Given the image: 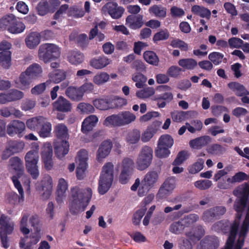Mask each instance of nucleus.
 I'll return each mask as SVG.
<instances>
[{"label": "nucleus", "mask_w": 249, "mask_h": 249, "mask_svg": "<svg viewBox=\"0 0 249 249\" xmlns=\"http://www.w3.org/2000/svg\"><path fill=\"white\" fill-rule=\"evenodd\" d=\"M233 193L237 197L234 205V209L237 213L236 219L230 231L236 224L234 234L238 235L239 244L237 246L240 248L249 229V185L244 183L239 186ZM235 249H238L237 246L235 247Z\"/></svg>", "instance_id": "f257e3e1"}, {"label": "nucleus", "mask_w": 249, "mask_h": 249, "mask_svg": "<svg viewBox=\"0 0 249 249\" xmlns=\"http://www.w3.org/2000/svg\"><path fill=\"white\" fill-rule=\"evenodd\" d=\"M30 225L33 228V231L29 237L21 239L19 246L22 249H33L32 246L36 244L41 237L42 224L39 216L36 214L23 213L19 220V228L24 235H28L31 232Z\"/></svg>", "instance_id": "f03ea898"}, {"label": "nucleus", "mask_w": 249, "mask_h": 249, "mask_svg": "<svg viewBox=\"0 0 249 249\" xmlns=\"http://www.w3.org/2000/svg\"><path fill=\"white\" fill-rule=\"evenodd\" d=\"M9 170L10 172H17V175L12 177V180L19 195L18 202L19 203H22L24 201V194L21 183L25 189L29 192L31 181L30 178L24 172V167L21 159L18 157L11 158L9 160Z\"/></svg>", "instance_id": "7ed1b4c3"}, {"label": "nucleus", "mask_w": 249, "mask_h": 249, "mask_svg": "<svg viewBox=\"0 0 249 249\" xmlns=\"http://www.w3.org/2000/svg\"><path fill=\"white\" fill-rule=\"evenodd\" d=\"M71 193L69 208L71 213L76 214L84 211L91 198L92 189L89 187L80 189L74 187L71 189Z\"/></svg>", "instance_id": "20e7f679"}, {"label": "nucleus", "mask_w": 249, "mask_h": 249, "mask_svg": "<svg viewBox=\"0 0 249 249\" xmlns=\"http://www.w3.org/2000/svg\"><path fill=\"white\" fill-rule=\"evenodd\" d=\"M39 148L38 143H32L31 150L26 154L24 157L26 170L34 179L37 178L39 174L37 165L39 158Z\"/></svg>", "instance_id": "39448f33"}, {"label": "nucleus", "mask_w": 249, "mask_h": 249, "mask_svg": "<svg viewBox=\"0 0 249 249\" xmlns=\"http://www.w3.org/2000/svg\"><path fill=\"white\" fill-rule=\"evenodd\" d=\"M114 178V165L111 162L106 163L102 168L99 180L98 192L104 195L110 188Z\"/></svg>", "instance_id": "423d86ee"}, {"label": "nucleus", "mask_w": 249, "mask_h": 249, "mask_svg": "<svg viewBox=\"0 0 249 249\" xmlns=\"http://www.w3.org/2000/svg\"><path fill=\"white\" fill-rule=\"evenodd\" d=\"M38 54L40 60L47 63L60 56V49L54 44H43L39 47Z\"/></svg>", "instance_id": "0eeeda50"}, {"label": "nucleus", "mask_w": 249, "mask_h": 249, "mask_svg": "<svg viewBox=\"0 0 249 249\" xmlns=\"http://www.w3.org/2000/svg\"><path fill=\"white\" fill-rule=\"evenodd\" d=\"M153 158V150L149 146L143 147L140 151L136 160V167L140 171L147 168L150 165Z\"/></svg>", "instance_id": "6e6552de"}, {"label": "nucleus", "mask_w": 249, "mask_h": 249, "mask_svg": "<svg viewBox=\"0 0 249 249\" xmlns=\"http://www.w3.org/2000/svg\"><path fill=\"white\" fill-rule=\"evenodd\" d=\"M124 11V9L123 7L119 6L117 3L113 2L106 3L102 8V12L104 14H109L113 19L120 18Z\"/></svg>", "instance_id": "1a4fd4ad"}, {"label": "nucleus", "mask_w": 249, "mask_h": 249, "mask_svg": "<svg viewBox=\"0 0 249 249\" xmlns=\"http://www.w3.org/2000/svg\"><path fill=\"white\" fill-rule=\"evenodd\" d=\"M52 156L53 149L51 143H44L41 148V158L45 167L47 170H50L53 167Z\"/></svg>", "instance_id": "9d476101"}, {"label": "nucleus", "mask_w": 249, "mask_h": 249, "mask_svg": "<svg viewBox=\"0 0 249 249\" xmlns=\"http://www.w3.org/2000/svg\"><path fill=\"white\" fill-rule=\"evenodd\" d=\"M15 223L11 218L5 214L0 216V234H11L15 228Z\"/></svg>", "instance_id": "9b49d317"}, {"label": "nucleus", "mask_w": 249, "mask_h": 249, "mask_svg": "<svg viewBox=\"0 0 249 249\" xmlns=\"http://www.w3.org/2000/svg\"><path fill=\"white\" fill-rule=\"evenodd\" d=\"M25 129V124L18 120L12 121L7 126V134L11 137L18 135L19 137H21L22 136V133Z\"/></svg>", "instance_id": "f8f14e48"}, {"label": "nucleus", "mask_w": 249, "mask_h": 249, "mask_svg": "<svg viewBox=\"0 0 249 249\" xmlns=\"http://www.w3.org/2000/svg\"><path fill=\"white\" fill-rule=\"evenodd\" d=\"M157 90L162 92L160 94H156L152 98L153 101L164 100L167 102L171 101L173 99V95L171 92L172 88L168 85H162L158 87Z\"/></svg>", "instance_id": "ddd939ff"}, {"label": "nucleus", "mask_w": 249, "mask_h": 249, "mask_svg": "<svg viewBox=\"0 0 249 249\" xmlns=\"http://www.w3.org/2000/svg\"><path fill=\"white\" fill-rule=\"evenodd\" d=\"M53 187L52 178L49 175L45 176L41 182L36 186L37 189L43 192L45 197H48L51 194Z\"/></svg>", "instance_id": "4468645a"}, {"label": "nucleus", "mask_w": 249, "mask_h": 249, "mask_svg": "<svg viewBox=\"0 0 249 249\" xmlns=\"http://www.w3.org/2000/svg\"><path fill=\"white\" fill-rule=\"evenodd\" d=\"M161 124V122L155 121L149 125L142 133V141L144 142L149 141L160 129Z\"/></svg>", "instance_id": "2eb2a0df"}, {"label": "nucleus", "mask_w": 249, "mask_h": 249, "mask_svg": "<svg viewBox=\"0 0 249 249\" xmlns=\"http://www.w3.org/2000/svg\"><path fill=\"white\" fill-rule=\"evenodd\" d=\"M112 147V144L110 140H106L100 145L96 153L97 160L101 162L110 153Z\"/></svg>", "instance_id": "dca6fc26"}, {"label": "nucleus", "mask_w": 249, "mask_h": 249, "mask_svg": "<svg viewBox=\"0 0 249 249\" xmlns=\"http://www.w3.org/2000/svg\"><path fill=\"white\" fill-rule=\"evenodd\" d=\"M33 80V79L25 71L20 74L18 78L14 80V83L17 88L24 90L29 88Z\"/></svg>", "instance_id": "f3484780"}, {"label": "nucleus", "mask_w": 249, "mask_h": 249, "mask_svg": "<svg viewBox=\"0 0 249 249\" xmlns=\"http://www.w3.org/2000/svg\"><path fill=\"white\" fill-rule=\"evenodd\" d=\"M68 189V182L63 178L58 179L57 186L56 200L58 203H61L66 197V193Z\"/></svg>", "instance_id": "a211bd4d"}, {"label": "nucleus", "mask_w": 249, "mask_h": 249, "mask_svg": "<svg viewBox=\"0 0 249 249\" xmlns=\"http://www.w3.org/2000/svg\"><path fill=\"white\" fill-rule=\"evenodd\" d=\"M54 147L55 152L59 158L67 154L69 150V143L68 140H55Z\"/></svg>", "instance_id": "6ab92c4d"}, {"label": "nucleus", "mask_w": 249, "mask_h": 249, "mask_svg": "<svg viewBox=\"0 0 249 249\" xmlns=\"http://www.w3.org/2000/svg\"><path fill=\"white\" fill-rule=\"evenodd\" d=\"M111 60L107 57L102 55L92 58L90 62V65L96 70H101L109 65Z\"/></svg>", "instance_id": "aec40b11"}, {"label": "nucleus", "mask_w": 249, "mask_h": 249, "mask_svg": "<svg viewBox=\"0 0 249 249\" xmlns=\"http://www.w3.org/2000/svg\"><path fill=\"white\" fill-rule=\"evenodd\" d=\"M41 36L39 33L33 32L29 33L25 39V42L26 46L33 49L36 47L40 42Z\"/></svg>", "instance_id": "412c9836"}, {"label": "nucleus", "mask_w": 249, "mask_h": 249, "mask_svg": "<svg viewBox=\"0 0 249 249\" xmlns=\"http://www.w3.org/2000/svg\"><path fill=\"white\" fill-rule=\"evenodd\" d=\"M126 25L132 29H137L141 28L143 24V16L141 15L138 16H128L126 18Z\"/></svg>", "instance_id": "4be33fe9"}, {"label": "nucleus", "mask_w": 249, "mask_h": 249, "mask_svg": "<svg viewBox=\"0 0 249 249\" xmlns=\"http://www.w3.org/2000/svg\"><path fill=\"white\" fill-rule=\"evenodd\" d=\"M53 109L61 112H69L71 110V105L66 99L59 97L53 104Z\"/></svg>", "instance_id": "5701e85b"}, {"label": "nucleus", "mask_w": 249, "mask_h": 249, "mask_svg": "<svg viewBox=\"0 0 249 249\" xmlns=\"http://www.w3.org/2000/svg\"><path fill=\"white\" fill-rule=\"evenodd\" d=\"M98 121L96 115H91L85 118L82 123L81 130L84 133L91 131Z\"/></svg>", "instance_id": "b1692460"}, {"label": "nucleus", "mask_w": 249, "mask_h": 249, "mask_svg": "<svg viewBox=\"0 0 249 249\" xmlns=\"http://www.w3.org/2000/svg\"><path fill=\"white\" fill-rule=\"evenodd\" d=\"M67 76V71L62 70H55L50 72L48 74L49 79L50 81V85L52 82L59 83L65 79Z\"/></svg>", "instance_id": "393cba45"}, {"label": "nucleus", "mask_w": 249, "mask_h": 249, "mask_svg": "<svg viewBox=\"0 0 249 249\" xmlns=\"http://www.w3.org/2000/svg\"><path fill=\"white\" fill-rule=\"evenodd\" d=\"M68 61L71 65L77 66L81 64L84 60L83 54L77 51H71L67 56Z\"/></svg>", "instance_id": "a878e982"}, {"label": "nucleus", "mask_w": 249, "mask_h": 249, "mask_svg": "<svg viewBox=\"0 0 249 249\" xmlns=\"http://www.w3.org/2000/svg\"><path fill=\"white\" fill-rule=\"evenodd\" d=\"M46 118L38 116L31 118L26 122L27 127L31 130H38Z\"/></svg>", "instance_id": "bb28decb"}, {"label": "nucleus", "mask_w": 249, "mask_h": 249, "mask_svg": "<svg viewBox=\"0 0 249 249\" xmlns=\"http://www.w3.org/2000/svg\"><path fill=\"white\" fill-rule=\"evenodd\" d=\"M56 140H68L69 135L67 127L63 124H57L54 128Z\"/></svg>", "instance_id": "cd10ccee"}, {"label": "nucleus", "mask_w": 249, "mask_h": 249, "mask_svg": "<svg viewBox=\"0 0 249 249\" xmlns=\"http://www.w3.org/2000/svg\"><path fill=\"white\" fill-rule=\"evenodd\" d=\"M176 178L175 177H170L167 178L160 190V193L168 195L171 193L176 186Z\"/></svg>", "instance_id": "c85d7f7f"}, {"label": "nucleus", "mask_w": 249, "mask_h": 249, "mask_svg": "<svg viewBox=\"0 0 249 249\" xmlns=\"http://www.w3.org/2000/svg\"><path fill=\"white\" fill-rule=\"evenodd\" d=\"M226 209L223 207H218L206 211L203 215V219L206 221H211L213 217L223 214Z\"/></svg>", "instance_id": "c756f323"}, {"label": "nucleus", "mask_w": 249, "mask_h": 249, "mask_svg": "<svg viewBox=\"0 0 249 249\" xmlns=\"http://www.w3.org/2000/svg\"><path fill=\"white\" fill-rule=\"evenodd\" d=\"M111 100L108 98H96L93 100L94 107L101 110H106L112 107L110 105Z\"/></svg>", "instance_id": "7c9ffc66"}, {"label": "nucleus", "mask_w": 249, "mask_h": 249, "mask_svg": "<svg viewBox=\"0 0 249 249\" xmlns=\"http://www.w3.org/2000/svg\"><path fill=\"white\" fill-rule=\"evenodd\" d=\"M25 29L24 24L19 20H17L14 16V19L11 23L8 30L12 34H18L22 33Z\"/></svg>", "instance_id": "2f4dec72"}, {"label": "nucleus", "mask_w": 249, "mask_h": 249, "mask_svg": "<svg viewBox=\"0 0 249 249\" xmlns=\"http://www.w3.org/2000/svg\"><path fill=\"white\" fill-rule=\"evenodd\" d=\"M228 86L237 96H243L249 95V92L245 87L238 83L231 82L228 84Z\"/></svg>", "instance_id": "473e14b6"}, {"label": "nucleus", "mask_w": 249, "mask_h": 249, "mask_svg": "<svg viewBox=\"0 0 249 249\" xmlns=\"http://www.w3.org/2000/svg\"><path fill=\"white\" fill-rule=\"evenodd\" d=\"M12 64L10 51H2L0 53V65L5 69H8Z\"/></svg>", "instance_id": "72a5a7b5"}, {"label": "nucleus", "mask_w": 249, "mask_h": 249, "mask_svg": "<svg viewBox=\"0 0 249 249\" xmlns=\"http://www.w3.org/2000/svg\"><path fill=\"white\" fill-rule=\"evenodd\" d=\"M119 116L121 126L130 124L134 122L136 118L135 114L127 111L119 113Z\"/></svg>", "instance_id": "f704fd0d"}, {"label": "nucleus", "mask_w": 249, "mask_h": 249, "mask_svg": "<svg viewBox=\"0 0 249 249\" xmlns=\"http://www.w3.org/2000/svg\"><path fill=\"white\" fill-rule=\"evenodd\" d=\"M66 94L71 99L76 101L81 100L83 97L80 87L79 88L73 86L68 87L66 90Z\"/></svg>", "instance_id": "c9c22d12"}, {"label": "nucleus", "mask_w": 249, "mask_h": 249, "mask_svg": "<svg viewBox=\"0 0 249 249\" xmlns=\"http://www.w3.org/2000/svg\"><path fill=\"white\" fill-rule=\"evenodd\" d=\"M148 11L150 14L159 18H164L167 15L166 8L160 5L150 7Z\"/></svg>", "instance_id": "e433bc0d"}, {"label": "nucleus", "mask_w": 249, "mask_h": 249, "mask_svg": "<svg viewBox=\"0 0 249 249\" xmlns=\"http://www.w3.org/2000/svg\"><path fill=\"white\" fill-rule=\"evenodd\" d=\"M109 79L110 75L107 72L100 71L93 77L92 81L94 84L97 86H101L107 82Z\"/></svg>", "instance_id": "4c0bfd02"}, {"label": "nucleus", "mask_w": 249, "mask_h": 249, "mask_svg": "<svg viewBox=\"0 0 249 249\" xmlns=\"http://www.w3.org/2000/svg\"><path fill=\"white\" fill-rule=\"evenodd\" d=\"M191 11L194 14L199 16L202 18H205L209 19L211 17V12L208 9L198 5L192 6Z\"/></svg>", "instance_id": "58836bf2"}, {"label": "nucleus", "mask_w": 249, "mask_h": 249, "mask_svg": "<svg viewBox=\"0 0 249 249\" xmlns=\"http://www.w3.org/2000/svg\"><path fill=\"white\" fill-rule=\"evenodd\" d=\"M25 71L33 80L39 77L42 72L41 66L36 63L30 65Z\"/></svg>", "instance_id": "ea45409f"}, {"label": "nucleus", "mask_w": 249, "mask_h": 249, "mask_svg": "<svg viewBox=\"0 0 249 249\" xmlns=\"http://www.w3.org/2000/svg\"><path fill=\"white\" fill-rule=\"evenodd\" d=\"M52 128L51 124L46 119L37 130L38 135L40 137L44 138L49 137L51 135Z\"/></svg>", "instance_id": "a19ab883"}, {"label": "nucleus", "mask_w": 249, "mask_h": 249, "mask_svg": "<svg viewBox=\"0 0 249 249\" xmlns=\"http://www.w3.org/2000/svg\"><path fill=\"white\" fill-rule=\"evenodd\" d=\"M210 138L209 136L199 137L190 141V147L195 149H199L206 145L210 142Z\"/></svg>", "instance_id": "79ce46f5"}, {"label": "nucleus", "mask_w": 249, "mask_h": 249, "mask_svg": "<svg viewBox=\"0 0 249 249\" xmlns=\"http://www.w3.org/2000/svg\"><path fill=\"white\" fill-rule=\"evenodd\" d=\"M204 231L201 227L194 229L186 233L187 237L193 242L198 241L204 235Z\"/></svg>", "instance_id": "37998d69"}, {"label": "nucleus", "mask_w": 249, "mask_h": 249, "mask_svg": "<svg viewBox=\"0 0 249 249\" xmlns=\"http://www.w3.org/2000/svg\"><path fill=\"white\" fill-rule=\"evenodd\" d=\"M159 175L158 172L156 171H151L148 172L145 175L142 181L146 185L152 187L157 181Z\"/></svg>", "instance_id": "c03bdc74"}, {"label": "nucleus", "mask_w": 249, "mask_h": 249, "mask_svg": "<svg viewBox=\"0 0 249 249\" xmlns=\"http://www.w3.org/2000/svg\"><path fill=\"white\" fill-rule=\"evenodd\" d=\"M178 64L183 69L188 70L194 69L197 64L196 61L193 58L181 59Z\"/></svg>", "instance_id": "a18cd8bd"}, {"label": "nucleus", "mask_w": 249, "mask_h": 249, "mask_svg": "<svg viewBox=\"0 0 249 249\" xmlns=\"http://www.w3.org/2000/svg\"><path fill=\"white\" fill-rule=\"evenodd\" d=\"M143 58L144 60L149 64L158 66L159 62V59L157 54L152 51H146L143 53Z\"/></svg>", "instance_id": "49530a36"}, {"label": "nucleus", "mask_w": 249, "mask_h": 249, "mask_svg": "<svg viewBox=\"0 0 249 249\" xmlns=\"http://www.w3.org/2000/svg\"><path fill=\"white\" fill-rule=\"evenodd\" d=\"M132 79L135 82L136 87L140 89L145 85L147 77L141 73L137 72L132 75Z\"/></svg>", "instance_id": "de8ad7c7"}, {"label": "nucleus", "mask_w": 249, "mask_h": 249, "mask_svg": "<svg viewBox=\"0 0 249 249\" xmlns=\"http://www.w3.org/2000/svg\"><path fill=\"white\" fill-rule=\"evenodd\" d=\"M174 144V140L172 137L168 134L161 136L158 142V144L161 146H164L168 148H171Z\"/></svg>", "instance_id": "09e8293b"}, {"label": "nucleus", "mask_w": 249, "mask_h": 249, "mask_svg": "<svg viewBox=\"0 0 249 249\" xmlns=\"http://www.w3.org/2000/svg\"><path fill=\"white\" fill-rule=\"evenodd\" d=\"M155 92V89L152 87H147L141 90H139L136 91V96L142 99H145L148 98L153 95Z\"/></svg>", "instance_id": "8fccbe9b"}, {"label": "nucleus", "mask_w": 249, "mask_h": 249, "mask_svg": "<svg viewBox=\"0 0 249 249\" xmlns=\"http://www.w3.org/2000/svg\"><path fill=\"white\" fill-rule=\"evenodd\" d=\"M8 146L14 153L21 152L25 147V143L23 141H10L8 142Z\"/></svg>", "instance_id": "3c124183"}, {"label": "nucleus", "mask_w": 249, "mask_h": 249, "mask_svg": "<svg viewBox=\"0 0 249 249\" xmlns=\"http://www.w3.org/2000/svg\"><path fill=\"white\" fill-rule=\"evenodd\" d=\"M248 178V176L246 174L242 172H239L235 174L232 177L228 178L227 181L229 184L234 183L247 180Z\"/></svg>", "instance_id": "603ef678"}, {"label": "nucleus", "mask_w": 249, "mask_h": 249, "mask_svg": "<svg viewBox=\"0 0 249 249\" xmlns=\"http://www.w3.org/2000/svg\"><path fill=\"white\" fill-rule=\"evenodd\" d=\"M140 136L141 132L140 130L134 129L128 134L126 140L129 143L135 144L139 142Z\"/></svg>", "instance_id": "864d4df0"}, {"label": "nucleus", "mask_w": 249, "mask_h": 249, "mask_svg": "<svg viewBox=\"0 0 249 249\" xmlns=\"http://www.w3.org/2000/svg\"><path fill=\"white\" fill-rule=\"evenodd\" d=\"M146 210V207L142 206L134 213L132 218V223L134 225H138L140 223L141 219L145 214Z\"/></svg>", "instance_id": "5fc2aeb1"}, {"label": "nucleus", "mask_w": 249, "mask_h": 249, "mask_svg": "<svg viewBox=\"0 0 249 249\" xmlns=\"http://www.w3.org/2000/svg\"><path fill=\"white\" fill-rule=\"evenodd\" d=\"M204 161L202 159H198V160L190 165L188 168V171L192 174H195L200 171L204 167Z\"/></svg>", "instance_id": "6e6d98bb"}, {"label": "nucleus", "mask_w": 249, "mask_h": 249, "mask_svg": "<svg viewBox=\"0 0 249 249\" xmlns=\"http://www.w3.org/2000/svg\"><path fill=\"white\" fill-rule=\"evenodd\" d=\"M104 124L106 126H121L119 114L107 117Z\"/></svg>", "instance_id": "4d7b16f0"}, {"label": "nucleus", "mask_w": 249, "mask_h": 249, "mask_svg": "<svg viewBox=\"0 0 249 249\" xmlns=\"http://www.w3.org/2000/svg\"><path fill=\"white\" fill-rule=\"evenodd\" d=\"M51 86L50 81H47L46 82L39 84L31 89L32 94L38 95L42 93L47 88Z\"/></svg>", "instance_id": "13d9d810"}, {"label": "nucleus", "mask_w": 249, "mask_h": 249, "mask_svg": "<svg viewBox=\"0 0 249 249\" xmlns=\"http://www.w3.org/2000/svg\"><path fill=\"white\" fill-rule=\"evenodd\" d=\"M68 15L74 18H80L83 17L85 13L84 11L77 6H72L68 10Z\"/></svg>", "instance_id": "bf43d9fd"}, {"label": "nucleus", "mask_w": 249, "mask_h": 249, "mask_svg": "<svg viewBox=\"0 0 249 249\" xmlns=\"http://www.w3.org/2000/svg\"><path fill=\"white\" fill-rule=\"evenodd\" d=\"M8 94L10 102L20 100L24 96L23 92L16 89L11 90Z\"/></svg>", "instance_id": "052dcab7"}, {"label": "nucleus", "mask_w": 249, "mask_h": 249, "mask_svg": "<svg viewBox=\"0 0 249 249\" xmlns=\"http://www.w3.org/2000/svg\"><path fill=\"white\" fill-rule=\"evenodd\" d=\"M88 158V152L85 150H81L77 153L76 162L77 164L88 165L87 161Z\"/></svg>", "instance_id": "680f3d73"}, {"label": "nucleus", "mask_w": 249, "mask_h": 249, "mask_svg": "<svg viewBox=\"0 0 249 249\" xmlns=\"http://www.w3.org/2000/svg\"><path fill=\"white\" fill-rule=\"evenodd\" d=\"M38 14L40 16H44L47 13L51 12L50 7L48 5L47 1H40L37 7Z\"/></svg>", "instance_id": "e2e57ef3"}, {"label": "nucleus", "mask_w": 249, "mask_h": 249, "mask_svg": "<svg viewBox=\"0 0 249 249\" xmlns=\"http://www.w3.org/2000/svg\"><path fill=\"white\" fill-rule=\"evenodd\" d=\"M169 36V33L167 29L161 30L154 36L153 40L157 42L161 40H166Z\"/></svg>", "instance_id": "0e129e2a"}, {"label": "nucleus", "mask_w": 249, "mask_h": 249, "mask_svg": "<svg viewBox=\"0 0 249 249\" xmlns=\"http://www.w3.org/2000/svg\"><path fill=\"white\" fill-rule=\"evenodd\" d=\"M77 108L81 112L87 114L93 113L95 111V108L92 105L86 103L79 104Z\"/></svg>", "instance_id": "69168bd1"}, {"label": "nucleus", "mask_w": 249, "mask_h": 249, "mask_svg": "<svg viewBox=\"0 0 249 249\" xmlns=\"http://www.w3.org/2000/svg\"><path fill=\"white\" fill-rule=\"evenodd\" d=\"M169 148L161 146L158 144L157 149L155 151L156 155L160 158H165L168 156L170 154Z\"/></svg>", "instance_id": "338daca9"}, {"label": "nucleus", "mask_w": 249, "mask_h": 249, "mask_svg": "<svg viewBox=\"0 0 249 249\" xmlns=\"http://www.w3.org/2000/svg\"><path fill=\"white\" fill-rule=\"evenodd\" d=\"M121 166L122 170L132 173L134 166L133 160L129 158H125L122 161Z\"/></svg>", "instance_id": "774afa93"}]
</instances>
